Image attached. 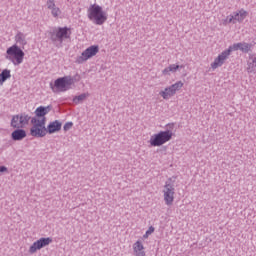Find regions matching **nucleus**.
Returning <instances> with one entry per match:
<instances>
[{
  "label": "nucleus",
  "instance_id": "obj_28",
  "mask_svg": "<svg viewBox=\"0 0 256 256\" xmlns=\"http://www.w3.org/2000/svg\"><path fill=\"white\" fill-rule=\"evenodd\" d=\"M155 232V228L153 226H150L149 229L146 231L144 237H149V235H151V233Z\"/></svg>",
  "mask_w": 256,
  "mask_h": 256
},
{
  "label": "nucleus",
  "instance_id": "obj_2",
  "mask_svg": "<svg viewBox=\"0 0 256 256\" xmlns=\"http://www.w3.org/2000/svg\"><path fill=\"white\" fill-rule=\"evenodd\" d=\"M87 15L88 19L95 23V25H103L107 21V13L103 11V7L97 4L90 5Z\"/></svg>",
  "mask_w": 256,
  "mask_h": 256
},
{
  "label": "nucleus",
  "instance_id": "obj_7",
  "mask_svg": "<svg viewBox=\"0 0 256 256\" xmlns=\"http://www.w3.org/2000/svg\"><path fill=\"white\" fill-rule=\"evenodd\" d=\"M73 83H75L73 77L64 76L54 81V87L57 88V91L65 93V91H69V89H71V85H73Z\"/></svg>",
  "mask_w": 256,
  "mask_h": 256
},
{
  "label": "nucleus",
  "instance_id": "obj_1",
  "mask_svg": "<svg viewBox=\"0 0 256 256\" xmlns=\"http://www.w3.org/2000/svg\"><path fill=\"white\" fill-rule=\"evenodd\" d=\"M253 47V44L247 42H238L234 43L228 47V49L224 50L221 54L215 58L214 62L211 63L212 69H218V67H222L223 63L229 59V55L233 53V51H241L242 53H249Z\"/></svg>",
  "mask_w": 256,
  "mask_h": 256
},
{
  "label": "nucleus",
  "instance_id": "obj_20",
  "mask_svg": "<svg viewBox=\"0 0 256 256\" xmlns=\"http://www.w3.org/2000/svg\"><path fill=\"white\" fill-rule=\"evenodd\" d=\"M15 42L18 44V45H27V40L25 39V34H23V32H18L16 35H15Z\"/></svg>",
  "mask_w": 256,
  "mask_h": 256
},
{
  "label": "nucleus",
  "instance_id": "obj_24",
  "mask_svg": "<svg viewBox=\"0 0 256 256\" xmlns=\"http://www.w3.org/2000/svg\"><path fill=\"white\" fill-rule=\"evenodd\" d=\"M51 13L54 17H58L61 15V10L59 9V7L54 6L53 8H50Z\"/></svg>",
  "mask_w": 256,
  "mask_h": 256
},
{
  "label": "nucleus",
  "instance_id": "obj_25",
  "mask_svg": "<svg viewBox=\"0 0 256 256\" xmlns=\"http://www.w3.org/2000/svg\"><path fill=\"white\" fill-rule=\"evenodd\" d=\"M84 99H87V94H80L74 98V103H79V101H84Z\"/></svg>",
  "mask_w": 256,
  "mask_h": 256
},
{
  "label": "nucleus",
  "instance_id": "obj_30",
  "mask_svg": "<svg viewBox=\"0 0 256 256\" xmlns=\"http://www.w3.org/2000/svg\"><path fill=\"white\" fill-rule=\"evenodd\" d=\"M5 171H7V167L0 166V173H5Z\"/></svg>",
  "mask_w": 256,
  "mask_h": 256
},
{
  "label": "nucleus",
  "instance_id": "obj_8",
  "mask_svg": "<svg viewBox=\"0 0 256 256\" xmlns=\"http://www.w3.org/2000/svg\"><path fill=\"white\" fill-rule=\"evenodd\" d=\"M164 201L168 207L173 205V201H175V186L172 184L171 179L167 180L164 189Z\"/></svg>",
  "mask_w": 256,
  "mask_h": 256
},
{
  "label": "nucleus",
  "instance_id": "obj_22",
  "mask_svg": "<svg viewBox=\"0 0 256 256\" xmlns=\"http://www.w3.org/2000/svg\"><path fill=\"white\" fill-rule=\"evenodd\" d=\"M18 115L20 117V123H22L23 127H25V125H28L29 121H31V119H33L27 113H21V114H18Z\"/></svg>",
  "mask_w": 256,
  "mask_h": 256
},
{
  "label": "nucleus",
  "instance_id": "obj_18",
  "mask_svg": "<svg viewBox=\"0 0 256 256\" xmlns=\"http://www.w3.org/2000/svg\"><path fill=\"white\" fill-rule=\"evenodd\" d=\"M11 127H13L14 129H21L23 127V124L21 122V118L18 115H14L12 117V120H11Z\"/></svg>",
  "mask_w": 256,
  "mask_h": 256
},
{
  "label": "nucleus",
  "instance_id": "obj_4",
  "mask_svg": "<svg viewBox=\"0 0 256 256\" xmlns=\"http://www.w3.org/2000/svg\"><path fill=\"white\" fill-rule=\"evenodd\" d=\"M45 123H47V118L38 119L37 117H33L31 119L32 127L30 128L31 137H45V135H47V128L45 127Z\"/></svg>",
  "mask_w": 256,
  "mask_h": 256
},
{
  "label": "nucleus",
  "instance_id": "obj_14",
  "mask_svg": "<svg viewBox=\"0 0 256 256\" xmlns=\"http://www.w3.org/2000/svg\"><path fill=\"white\" fill-rule=\"evenodd\" d=\"M133 251L135 256H145V247L141 240H138L133 244Z\"/></svg>",
  "mask_w": 256,
  "mask_h": 256
},
{
  "label": "nucleus",
  "instance_id": "obj_5",
  "mask_svg": "<svg viewBox=\"0 0 256 256\" xmlns=\"http://www.w3.org/2000/svg\"><path fill=\"white\" fill-rule=\"evenodd\" d=\"M5 59L11 61L15 66L21 65L23 59H25V52H23L17 44H14L6 50Z\"/></svg>",
  "mask_w": 256,
  "mask_h": 256
},
{
  "label": "nucleus",
  "instance_id": "obj_12",
  "mask_svg": "<svg viewBox=\"0 0 256 256\" xmlns=\"http://www.w3.org/2000/svg\"><path fill=\"white\" fill-rule=\"evenodd\" d=\"M51 105L49 106H39L35 110L36 119H46L45 115H48L51 112Z\"/></svg>",
  "mask_w": 256,
  "mask_h": 256
},
{
  "label": "nucleus",
  "instance_id": "obj_9",
  "mask_svg": "<svg viewBox=\"0 0 256 256\" xmlns=\"http://www.w3.org/2000/svg\"><path fill=\"white\" fill-rule=\"evenodd\" d=\"M99 53V46L92 45L88 47L86 50L82 52L80 56L76 58V63H85V61H88V59H91V57H95Z\"/></svg>",
  "mask_w": 256,
  "mask_h": 256
},
{
  "label": "nucleus",
  "instance_id": "obj_11",
  "mask_svg": "<svg viewBox=\"0 0 256 256\" xmlns=\"http://www.w3.org/2000/svg\"><path fill=\"white\" fill-rule=\"evenodd\" d=\"M247 15L248 14L245 9H240L230 14L229 22H232L233 25H235V23L237 22L243 23V21H245V19L247 18Z\"/></svg>",
  "mask_w": 256,
  "mask_h": 256
},
{
  "label": "nucleus",
  "instance_id": "obj_29",
  "mask_svg": "<svg viewBox=\"0 0 256 256\" xmlns=\"http://www.w3.org/2000/svg\"><path fill=\"white\" fill-rule=\"evenodd\" d=\"M230 17H231V15H228V16L226 17V19L223 20V25H229V23H232V24H233V22H229Z\"/></svg>",
  "mask_w": 256,
  "mask_h": 256
},
{
  "label": "nucleus",
  "instance_id": "obj_10",
  "mask_svg": "<svg viewBox=\"0 0 256 256\" xmlns=\"http://www.w3.org/2000/svg\"><path fill=\"white\" fill-rule=\"evenodd\" d=\"M51 243H53L52 238H40L30 246L29 253L33 255V253H37V251L43 249V247H47V245H51Z\"/></svg>",
  "mask_w": 256,
  "mask_h": 256
},
{
  "label": "nucleus",
  "instance_id": "obj_3",
  "mask_svg": "<svg viewBox=\"0 0 256 256\" xmlns=\"http://www.w3.org/2000/svg\"><path fill=\"white\" fill-rule=\"evenodd\" d=\"M50 39L56 47H61L65 39H71V28L58 27L50 32Z\"/></svg>",
  "mask_w": 256,
  "mask_h": 256
},
{
  "label": "nucleus",
  "instance_id": "obj_21",
  "mask_svg": "<svg viewBox=\"0 0 256 256\" xmlns=\"http://www.w3.org/2000/svg\"><path fill=\"white\" fill-rule=\"evenodd\" d=\"M7 79H11V70L4 69L0 74V85H3Z\"/></svg>",
  "mask_w": 256,
  "mask_h": 256
},
{
  "label": "nucleus",
  "instance_id": "obj_26",
  "mask_svg": "<svg viewBox=\"0 0 256 256\" xmlns=\"http://www.w3.org/2000/svg\"><path fill=\"white\" fill-rule=\"evenodd\" d=\"M54 7H56L55 0H48L47 1V8L48 9H53Z\"/></svg>",
  "mask_w": 256,
  "mask_h": 256
},
{
  "label": "nucleus",
  "instance_id": "obj_6",
  "mask_svg": "<svg viewBox=\"0 0 256 256\" xmlns=\"http://www.w3.org/2000/svg\"><path fill=\"white\" fill-rule=\"evenodd\" d=\"M173 139V131L165 130L160 131L157 134H153L150 137L149 143L151 147H161V145H165V143H169Z\"/></svg>",
  "mask_w": 256,
  "mask_h": 256
},
{
  "label": "nucleus",
  "instance_id": "obj_16",
  "mask_svg": "<svg viewBox=\"0 0 256 256\" xmlns=\"http://www.w3.org/2000/svg\"><path fill=\"white\" fill-rule=\"evenodd\" d=\"M177 69H183V65H176V64H171L170 66L166 67L163 71V75H171V73H176Z\"/></svg>",
  "mask_w": 256,
  "mask_h": 256
},
{
  "label": "nucleus",
  "instance_id": "obj_31",
  "mask_svg": "<svg viewBox=\"0 0 256 256\" xmlns=\"http://www.w3.org/2000/svg\"><path fill=\"white\" fill-rule=\"evenodd\" d=\"M168 127H170V129H171V127H173V124H168Z\"/></svg>",
  "mask_w": 256,
  "mask_h": 256
},
{
  "label": "nucleus",
  "instance_id": "obj_15",
  "mask_svg": "<svg viewBox=\"0 0 256 256\" xmlns=\"http://www.w3.org/2000/svg\"><path fill=\"white\" fill-rule=\"evenodd\" d=\"M27 137V132L23 129H17L12 132L13 141H23Z\"/></svg>",
  "mask_w": 256,
  "mask_h": 256
},
{
  "label": "nucleus",
  "instance_id": "obj_19",
  "mask_svg": "<svg viewBox=\"0 0 256 256\" xmlns=\"http://www.w3.org/2000/svg\"><path fill=\"white\" fill-rule=\"evenodd\" d=\"M247 71L249 73H256V56H251L249 58Z\"/></svg>",
  "mask_w": 256,
  "mask_h": 256
},
{
  "label": "nucleus",
  "instance_id": "obj_13",
  "mask_svg": "<svg viewBox=\"0 0 256 256\" xmlns=\"http://www.w3.org/2000/svg\"><path fill=\"white\" fill-rule=\"evenodd\" d=\"M61 126H62L61 122L59 120H55L49 123L46 131L50 135H53V133H57V131H61Z\"/></svg>",
  "mask_w": 256,
  "mask_h": 256
},
{
  "label": "nucleus",
  "instance_id": "obj_17",
  "mask_svg": "<svg viewBox=\"0 0 256 256\" xmlns=\"http://www.w3.org/2000/svg\"><path fill=\"white\" fill-rule=\"evenodd\" d=\"M159 95L165 100L171 99L173 95H175V92L171 88V86L165 88L163 91H160Z\"/></svg>",
  "mask_w": 256,
  "mask_h": 256
},
{
  "label": "nucleus",
  "instance_id": "obj_27",
  "mask_svg": "<svg viewBox=\"0 0 256 256\" xmlns=\"http://www.w3.org/2000/svg\"><path fill=\"white\" fill-rule=\"evenodd\" d=\"M73 127V122H67L64 124L63 129L64 131H69Z\"/></svg>",
  "mask_w": 256,
  "mask_h": 256
},
{
  "label": "nucleus",
  "instance_id": "obj_23",
  "mask_svg": "<svg viewBox=\"0 0 256 256\" xmlns=\"http://www.w3.org/2000/svg\"><path fill=\"white\" fill-rule=\"evenodd\" d=\"M182 87H183V82L181 81H178L170 86L174 94L177 93V91H179Z\"/></svg>",
  "mask_w": 256,
  "mask_h": 256
}]
</instances>
